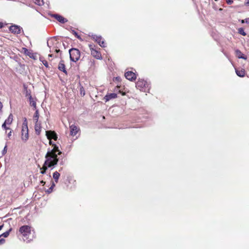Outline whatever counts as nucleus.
<instances>
[{
    "mask_svg": "<svg viewBox=\"0 0 249 249\" xmlns=\"http://www.w3.org/2000/svg\"><path fill=\"white\" fill-rule=\"evenodd\" d=\"M136 87L139 90L144 92H147L150 89L149 84L143 79H139L136 83Z\"/></svg>",
    "mask_w": 249,
    "mask_h": 249,
    "instance_id": "7ed1b4c3",
    "label": "nucleus"
},
{
    "mask_svg": "<svg viewBox=\"0 0 249 249\" xmlns=\"http://www.w3.org/2000/svg\"><path fill=\"white\" fill-rule=\"evenodd\" d=\"M52 55H53V54H49V57H52Z\"/></svg>",
    "mask_w": 249,
    "mask_h": 249,
    "instance_id": "37998d69",
    "label": "nucleus"
},
{
    "mask_svg": "<svg viewBox=\"0 0 249 249\" xmlns=\"http://www.w3.org/2000/svg\"><path fill=\"white\" fill-rule=\"evenodd\" d=\"M11 135H12V131L10 130V132L8 134V137L10 138Z\"/></svg>",
    "mask_w": 249,
    "mask_h": 249,
    "instance_id": "e433bc0d",
    "label": "nucleus"
},
{
    "mask_svg": "<svg viewBox=\"0 0 249 249\" xmlns=\"http://www.w3.org/2000/svg\"><path fill=\"white\" fill-rule=\"evenodd\" d=\"M30 105L33 107L34 108L36 109V99L32 97V95H30V98L29 99Z\"/></svg>",
    "mask_w": 249,
    "mask_h": 249,
    "instance_id": "a211bd4d",
    "label": "nucleus"
},
{
    "mask_svg": "<svg viewBox=\"0 0 249 249\" xmlns=\"http://www.w3.org/2000/svg\"><path fill=\"white\" fill-rule=\"evenodd\" d=\"M6 124L5 123H4L2 125V127L5 130L9 129L8 127L6 126Z\"/></svg>",
    "mask_w": 249,
    "mask_h": 249,
    "instance_id": "7c9ffc66",
    "label": "nucleus"
},
{
    "mask_svg": "<svg viewBox=\"0 0 249 249\" xmlns=\"http://www.w3.org/2000/svg\"><path fill=\"white\" fill-rule=\"evenodd\" d=\"M124 75L127 79L131 81H133L136 79V74L131 71H128L126 72Z\"/></svg>",
    "mask_w": 249,
    "mask_h": 249,
    "instance_id": "6e6552de",
    "label": "nucleus"
},
{
    "mask_svg": "<svg viewBox=\"0 0 249 249\" xmlns=\"http://www.w3.org/2000/svg\"><path fill=\"white\" fill-rule=\"evenodd\" d=\"M117 97V95L115 93H108L104 97V100L107 102L111 99L116 98Z\"/></svg>",
    "mask_w": 249,
    "mask_h": 249,
    "instance_id": "4468645a",
    "label": "nucleus"
},
{
    "mask_svg": "<svg viewBox=\"0 0 249 249\" xmlns=\"http://www.w3.org/2000/svg\"><path fill=\"white\" fill-rule=\"evenodd\" d=\"M235 72H236V74L240 77H243L245 76V70L243 69L236 70Z\"/></svg>",
    "mask_w": 249,
    "mask_h": 249,
    "instance_id": "6ab92c4d",
    "label": "nucleus"
},
{
    "mask_svg": "<svg viewBox=\"0 0 249 249\" xmlns=\"http://www.w3.org/2000/svg\"><path fill=\"white\" fill-rule=\"evenodd\" d=\"M33 1L37 5L41 6L43 4V0H33Z\"/></svg>",
    "mask_w": 249,
    "mask_h": 249,
    "instance_id": "5701e85b",
    "label": "nucleus"
},
{
    "mask_svg": "<svg viewBox=\"0 0 249 249\" xmlns=\"http://www.w3.org/2000/svg\"><path fill=\"white\" fill-rule=\"evenodd\" d=\"M53 178L56 182H58L59 178L60 177V174L57 171H55L53 173Z\"/></svg>",
    "mask_w": 249,
    "mask_h": 249,
    "instance_id": "412c9836",
    "label": "nucleus"
},
{
    "mask_svg": "<svg viewBox=\"0 0 249 249\" xmlns=\"http://www.w3.org/2000/svg\"><path fill=\"white\" fill-rule=\"evenodd\" d=\"M55 51H56L57 53H58V52H60V50H57V49H56V50H55Z\"/></svg>",
    "mask_w": 249,
    "mask_h": 249,
    "instance_id": "a19ab883",
    "label": "nucleus"
},
{
    "mask_svg": "<svg viewBox=\"0 0 249 249\" xmlns=\"http://www.w3.org/2000/svg\"><path fill=\"white\" fill-rule=\"evenodd\" d=\"M12 120H10V119H7L5 121V122H4V123H5L6 124H11L12 123Z\"/></svg>",
    "mask_w": 249,
    "mask_h": 249,
    "instance_id": "c756f323",
    "label": "nucleus"
},
{
    "mask_svg": "<svg viewBox=\"0 0 249 249\" xmlns=\"http://www.w3.org/2000/svg\"><path fill=\"white\" fill-rule=\"evenodd\" d=\"M11 231V229H10L0 235V245L3 244L5 242V239L1 238V237L3 236L4 237H7L9 235V233Z\"/></svg>",
    "mask_w": 249,
    "mask_h": 249,
    "instance_id": "2eb2a0df",
    "label": "nucleus"
},
{
    "mask_svg": "<svg viewBox=\"0 0 249 249\" xmlns=\"http://www.w3.org/2000/svg\"><path fill=\"white\" fill-rule=\"evenodd\" d=\"M2 107H3L2 104L1 103V102H0V111H2Z\"/></svg>",
    "mask_w": 249,
    "mask_h": 249,
    "instance_id": "c9c22d12",
    "label": "nucleus"
},
{
    "mask_svg": "<svg viewBox=\"0 0 249 249\" xmlns=\"http://www.w3.org/2000/svg\"><path fill=\"white\" fill-rule=\"evenodd\" d=\"M61 151H59L56 147L53 149L49 148L45 155L46 160L41 168L40 173L44 174L48 168L53 167L55 166L58 161V155H61Z\"/></svg>",
    "mask_w": 249,
    "mask_h": 249,
    "instance_id": "f257e3e1",
    "label": "nucleus"
},
{
    "mask_svg": "<svg viewBox=\"0 0 249 249\" xmlns=\"http://www.w3.org/2000/svg\"><path fill=\"white\" fill-rule=\"evenodd\" d=\"M50 140V141H49V144H50V145H53V148L52 149H53L54 148H55V147H57V149H58L59 151H60L59 150V148H58V146H57L55 144L53 143V142H52V141H51V140Z\"/></svg>",
    "mask_w": 249,
    "mask_h": 249,
    "instance_id": "bb28decb",
    "label": "nucleus"
},
{
    "mask_svg": "<svg viewBox=\"0 0 249 249\" xmlns=\"http://www.w3.org/2000/svg\"><path fill=\"white\" fill-rule=\"evenodd\" d=\"M47 45H48V46L49 47V43H48V42H47Z\"/></svg>",
    "mask_w": 249,
    "mask_h": 249,
    "instance_id": "a18cd8bd",
    "label": "nucleus"
},
{
    "mask_svg": "<svg viewBox=\"0 0 249 249\" xmlns=\"http://www.w3.org/2000/svg\"><path fill=\"white\" fill-rule=\"evenodd\" d=\"M89 47L90 48V50L91 51V55L94 57L95 58L98 59H102V55L100 52L96 50L93 48L92 45H89Z\"/></svg>",
    "mask_w": 249,
    "mask_h": 249,
    "instance_id": "0eeeda50",
    "label": "nucleus"
},
{
    "mask_svg": "<svg viewBox=\"0 0 249 249\" xmlns=\"http://www.w3.org/2000/svg\"><path fill=\"white\" fill-rule=\"evenodd\" d=\"M19 231L27 239L29 238L28 236L31 234V227L27 225H24L19 228Z\"/></svg>",
    "mask_w": 249,
    "mask_h": 249,
    "instance_id": "39448f33",
    "label": "nucleus"
},
{
    "mask_svg": "<svg viewBox=\"0 0 249 249\" xmlns=\"http://www.w3.org/2000/svg\"><path fill=\"white\" fill-rule=\"evenodd\" d=\"M55 186L54 183L53 182L51 186L46 191V192L48 194L51 193L53 189V188Z\"/></svg>",
    "mask_w": 249,
    "mask_h": 249,
    "instance_id": "b1692460",
    "label": "nucleus"
},
{
    "mask_svg": "<svg viewBox=\"0 0 249 249\" xmlns=\"http://www.w3.org/2000/svg\"><path fill=\"white\" fill-rule=\"evenodd\" d=\"M70 60L73 62L77 61L80 57V52L76 48H71L69 50Z\"/></svg>",
    "mask_w": 249,
    "mask_h": 249,
    "instance_id": "20e7f679",
    "label": "nucleus"
},
{
    "mask_svg": "<svg viewBox=\"0 0 249 249\" xmlns=\"http://www.w3.org/2000/svg\"><path fill=\"white\" fill-rule=\"evenodd\" d=\"M72 33L73 35H74L77 38L81 39V37H80V36L78 35V33L76 32H75L74 30H72Z\"/></svg>",
    "mask_w": 249,
    "mask_h": 249,
    "instance_id": "cd10ccee",
    "label": "nucleus"
},
{
    "mask_svg": "<svg viewBox=\"0 0 249 249\" xmlns=\"http://www.w3.org/2000/svg\"><path fill=\"white\" fill-rule=\"evenodd\" d=\"M41 124L40 123H35V129L36 131V133L37 135H39L41 132Z\"/></svg>",
    "mask_w": 249,
    "mask_h": 249,
    "instance_id": "f3484780",
    "label": "nucleus"
},
{
    "mask_svg": "<svg viewBox=\"0 0 249 249\" xmlns=\"http://www.w3.org/2000/svg\"><path fill=\"white\" fill-rule=\"evenodd\" d=\"M245 5L249 6V0H246Z\"/></svg>",
    "mask_w": 249,
    "mask_h": 249,
    "instance_id": "f704fd0d",
    "label": "nucleus"
},
{
    "mask_svg": "<svg viewBox=\"0 0 249 249\" xmlns=\"http://www.w3.org/2000/svg\"><path fill=\"white\" fill-rule=\"evenodd\" d=\"M7 119H10V120H11L13 121V115H12V114H10L9 115V116H8V118H7Z\"/></svg>",
    "mask_w": 249,
    "mask_h": 249,
    "instance_id": "72a5a7b5",
    "label": "nucleus"
},
{
    "mask_svg": "<svg viewBox=\"0 0 249 249\" xmlns=\"http://www.w3.org/2000/svg\"><path fill=\"white\" fill-rule=\"evenodd\" d=\"M52 17L61 23H65L68 21L66 18L58 14H53L52 15Z\"/></svg>",
    "mask_w": 249,
    "mask_h": 249,
    "instance_id": "f8f14e48",
    "label": "nucleus"
},
{
    "mask_svg": "<svg viewBox=\"0 0 249 249\" xmlns=\"http://www.w3.org/2000/svg\"><path fill=\"white\" fill-rule=\"evenodd\" d=\"M29 138L28 127L27 120L24 118L22 125L21 139L24 142H26Z\"/></svg>",
    "mask_w": 249,
    "mask_h": 249,
    "instance_id": "f03ea898",
    "label": "nucleus"
},
{
    "mask_svg": "<svg viewBox=\"0 0 249 249\" xmlns=\"http://www.w3.org/2000/svg\"><path fill=\"white\" fill-rule=\"evenodd\" d=\"M58 69L59 71H62L66 74H67V71H66L64 61L63 60H61L59 62Z\"/></svg>",
    "mask_w": 249,
    "mask_h": 249,
    "instance_id": "ddd939ff",
    "label": "nucleus"
},
{
    "mask_svg": "<svg viewBox=\"0 0 249 249\" xmlns=\"http://www.w3.org/2000/svg\"><path fill=\"white\" fill-rule=\"evenodd\" d=\"M70 133L71 136H75L79 130V128L73 124L70 125Z\"/></svg>",
    "mask_w": 249,
    "mask_h": 249,
    "instance_id": "9b49d317",
    "label": "nucleus"
},
{
    "mask_svg": "<svg viewBox=\"0 0 249 249\" xmlns=\"http://www.w3.org/2000/svg\"><path fill=\"white\" fill-rule=\"evenodd\" d=\"M238 33L240 35L244 36H245L247 35L246 33L245 32L243 28H240L238 29Z\"/></svg>",
    "mask_w": 249,
    "mask_h": 249,
    "instance_id": "393cba45",
    "label": "nucleus"
},
{
    "mask_svg": "<svg viewBox=\"0 0 249 249\" xmlns=\"http://www.w3.org/2000/svg\"><path fill=\"white\" fill-rule=\"evenodd\" d=\"M80 93L81 95L83 96L85 95V91L83 86H81L80 88Z\"/></svg>",
    "mask_w": 249,
    "mask_h": 249,
    "instance_id": "a878e982",
    "label": "nucleus"
},
{
    "mask_svg": "<svg viewBox=\"0 0 249 249\" xmlns=\"http://www.w3.org/2000/svg\"><path fill=\"white\" fill-rule=\"evenodd\" d=\"M21 29L19 26L16 25H12L9 27V30L11 33L17 34H20Z\"/></svg>",
    "mask_w": 249,
    "mask_h": 249,
    "instance_id": "1a4fd4ad",
    "label": "nucleus"
},
{
    "mask_svg": "<svg viewBox=\"0 0 249 249\" xmlns=\"http://www.w3.org/2000/svg\"><path fill=\"white\" fill-rule=\"evenodd\" d=\"M6 152H7V145H6L4 146L3 150L2 151V155H5L6 154Z\"/></svg>",
    "mask_w": 249,
    "mask_h": 249,
    "instance_id": "c85d7f7f",
    "label": "nucleus"
},
{
    "mask_svg": "<svg viewBox=\"0 0 249 249\" xmlns=\"http://www.w3.org/2000/svg\"><path fill=\"white\" fill-rule=\"evenodd\" d=\"M62 170V168H61L60 169H59V171H60Z\"/></svg>",
    "mask_w": 249,
    "mask_h": 249,
    "instance_id": "c03bdc74",
    "label": "nucleus"
},
{
    "mask_svg": "<svg viewBox=\"0 0 249 249\" xmlns=\"http://www.w3.org/2000/svg\"><path fill=\"white\" fill-rule=\"evenodd\" d=\"M60 164H63L62 162H60Z\"/></svg>",
    "mask_w": 249,
    "mask_h": 249,
    "instance_id": "49530a36",
    "label": "nucleus"
},
{
    "mask_svg": "<svg viewBox=\"0 0 249 249\" xmlns=\"http://www.w3.org/2000/svg\"><path fill=\"white\" fill-rule=\"evenodd\" d=\"M245 22L246 23L249 24V18H246Z\"/></svg>",
    "mask_w": 249,
    "mask_h": 249,
    "instance_id": "4c0bfd02",
    "label": "nucleus"
},
{
    "mask_svg": "<svg viewBox=\"0 0 249 249\" xmlns=\"http://www.w3.org/2000/svg\"><path fill=\"white\" fill-rule=\"evenodd\" d=\"M30 95H31V92H28V91H27L26 94V96L27 97H28V99H29L30 98Z\"/></svg>",
    "mask_w": 249,
    "mask_h": 249,
    "instance_id": "473e14b6",
    "label": "nucleus"
},
{
    "mask_svg": "<svg viewBox=\"0 0 249 249\" xmlns=\"http://www.w3.org/2000/svg\"><path fill=\"white\" fill-rule=\"evenodd\" d=\"M3 225H0V231L2 229V228H3Z\"/></svg>",
    "mask_w": 249,
    "mask_h": 249,
    "instance_id": "ea45409f",
    "label": "nucleus"
},
{
    "mask_svg": "<svg viewBox=\"0 0 249 249\" xmlns=\"http://www.w3.org/2000/svg\"><path fill=\"white\" fill-rule=\"evenodd\" d=\"M40 183L42 184V185H44L45 184V182H44V181L42 180V181H40Z\"/></svg>",
    "mask_w": 249,
    "mask_h": 249,
    "instance_id": "58836bf2",
    "label": "nucleus"
},
{
    "mask_svg": "<svg viewBox=\"0 0 249 249\" xmlns=\"http://www.w3.org/2000/svg\"><path fill=\"white\" fill-rule=\"evenodd\" d=\"M39 60L42 62V63L43 64V65L46 67V68H48L49 67V65H48V62L47 61L44 59L43 57H40L39 58Z\"/></svg>",
    "mask_w": 249,
    "mask_h": 249,
    "instance_id": "4be33fe9",
    "label": "nucleus"
},
{
    "mask_svg": "<svg viewBox=\"0 0 249 249\" xmlns=\"http://www.w3.org/2000/svg\"><path fill=\"white\" fill-rule=\"evenodd\" d=\"M39 112L37 109L36 110V112L34 115V120L35 122V123H37L38 121V118H39Z\"/></svg>",
    "mask_w": 249,
    "mask_h": 249,
    "instance_id": "aec40b11",
    "label": "nucleus"
},
{
    "mask_svg": "<svg viewBox=\"0 0 249 249\" xmlns=\"http://www.w3.org/2000/svg\"><path fill=\"white\" fill-rule=\"evenodd\" d=\"M235 52L236 56L238 58H241L245 60H246L247 59V56L244 55L239 50H236Z\"/></svg>",
    "mask_w": 249,
    "mask_h": 249,
    "instance_id": "dca6fc26",
    "label": "nucleus"
},
{
    "mask_svg": "<svg viewBox=\"0 0 249 249\" xmlns=\"http://www.w3.org/2000/svg\"><path fill=\"white\" fill-rule=\"evenodd\" d=\"M226 1L228 4H231L233 2L232 0H226Z\"/></svg>",
    "mask_w": 249,
    "mask_h": 249,
    "instance_id": "2f4dec72",
    "label": "nucleus"
},
{
    "mask_svg": "<svg viewBox=\"0 0 249 249\" xmlns=\"http://www.w3.org/2000/svg\"><path fill=\"white\" fill-rule=\"evenodd\" d=\"M46 135L49 140L53 139L56 140L57 137L56 133L52 131H46Z\"/></svg>",
    "mask_w": 249,
    "mask_h": 249,
    "instance_id": "9d476101",
    "label": "nucleus"
},
{
    "mask_svg": "<svg viewBox=\"0 0 249 249\" xmlns=\"http://www.w3.org/2000/svg\"><path fill=\"white\" fill-rule=\"evenodd\" d=\"M245 22V19L242 20V23H244Z\"/></svg>",
    "mask_w": 249,
    "mask_h": 249,
    "instance_id": "79ce46f5",
    "label": "nucleus"
},
{
    "mask_svg": "<svg viewBox=\"0 0 249 249\" xmlns=\"http://www.w3.org/2000/svg\"><path fill=\"white\" fill-rule=\"evenodd\" d=\"M91 37L101 47H105V43L101 36L92 35Z\"/></svg>",
    "mask_w": 249,
    "mask_h": 249,
    "instance_id": "423d86ee",
    "label": "nucleus"
}]
</instances>
